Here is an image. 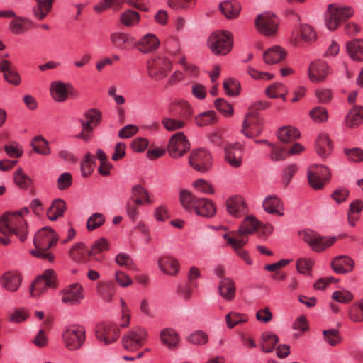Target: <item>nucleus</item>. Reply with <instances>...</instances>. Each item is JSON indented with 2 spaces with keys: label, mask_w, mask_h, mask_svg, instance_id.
Wrapping results in <instances>:
<instances>
[{
  "label": "nucleus",
  "mask_w": 363,
  "mask_h": 363,
  "mask_svg": "<svg viewBox=\"0 0 363 363\" xmlns=\"http://www.w3.org/2000/svg\"><path fill=\"white\" fill-rule=\"evenodd\" d=\"M62 338L67 349L79 350L85 342V330L80 325H70L63 332Z\"/></svg>",
  "instance_id": "6e6552de"
},
{
  "label": "nucleus",
  "mask_w": 363,
  "mask_h": 363,
  "mask_svg": "<svg viewBox=\"0 0 363 363\" xmlns=\"http://www.w3.org/2000/svg\"><path fill=\"white\" fill-rule=\"evenodd\" d=\"M172 68V62L163 55L151 58L148 60L147 65L149 76L156 80H161L165 78Z\"/></svg>",
  "instance_id": "0eeeda50"
},
{
  "label": "nucleus",
  "mask_w": 363,
  "mask_h": 363,
  "mask_svg": "<svg viewBox=\"0 0 363 363\" xmlns=\"http://www.w3.org/2000/svg\"><path fill=\"white\" fill-rule=\"evenodd\" d=\"M350 318L356 323L363 322V299L356 302L349 311Z\"/></svg>",
  "instance_id": "13d9d810"
},
{
  "label": "nucleus",
  "mask_w": 363,
  "mask_h": 363,
  "mask_svg": "<svg viewBox=\"0 0 363 363\" xmlns=\"http://www.w3.org/2000/svg\"><path fill=\"white\" fill-rule=\"evenodd\" d=\"M220 295L227 301H232L235 296L236 286L233 279L223 277L218 284Z\"/></svg>",
  "instance_id": "473e14b6"
},
{
  "label": "nucleus",
  "mask_w": 363,
  "mask_h": 363,
  "mask_svg": "<svg viewBox=\"0 0 363 363\" xmlns=\"http://www.w3.org/2000/svg\"><path fill=\"white\" fill-rule=\"evenodd\" d=\"M84 116L85 119L79 120L83 130L92 133L94 128L101 122V113L96 109H91L85 112Z\"/></svg>",
  "instance_id": "7c9ffc66"
},
{
  "label": "nucleus",
  "mask_w": 363,
  "mask_h": 363,
  "mask_svg": "<svg viewBox=\"0 0 363 363\" xmlns=\"http://www.w3.org/2000/svg\"><path fill=\"white\" fill-rule=\"evenodd\" d=\"M57 286V275L54 270L47 269L33 282L30 294L32 297H38L45 293L47 289Z\"/></svg>",
  "instance_id": "423d86ee"
},
{
  "label": "nucleus",
  "mask_w": 363,
  "mask_h": 363,
  "mask_svg": "<svg viewBox=\"0 0 363 363\" xmlns=\"http://www.w3.org/2000/svg\"><path fill=\"white\" fill-rule=\"evenodd\" d=\"M131 192L132 199H133V197H138L145 199L147 205H151L153 203V201L151 198V194L145 188L141 185H135L133 186Z\"/></svg>",
  "instance_id": "bf43d9fd"
},
{
  "label": "nucleus",
  "mask_w": 363,
  "mask_h": 363,
  "mask_svg": "<svg viewBox=\"0 0 363 363\" xmlns=\"http://www.w3.org/2000/svg\"><path fill=\"white\" fill-rule=\"evenodd\" d=\"M223 87L227 94L236 96L240 92V84L237 80L230 79L223 83Z\"/></svg>",
  "instance_id": "338daca9"
},
{
  "label": "nucleus",
  "mask_w": 363,
  "mask_h": 363,
  "mask_svg": "<svg viewBox=\"0 0 363 363\" xmlns=\"http://www.w3.org/2000/svg\"><path fill=\"white\" fill-rule=\"evenodd\" d=\"M353 14L354 10L350 6L330 4L325 16V26L328 30H335L342 21L352 17Z\"/></svg>",
  "instance_id": "20e7f679"
},
{
  "label": "nucleus",
  "mask_w": 363,
  "mask_h": 363,
  "mask_svg": "<svg viewBox=\"0 0 363 363\" xmlns=\"http://www.w3.org/2000/svg\"><path fill=\"white\" fill-rule=\"evenodd\" d=\"M309 115L314 121L318 123L325 121L328 117L326 108L320 106L313 108L310 111Z\"/></svg>",
  "instance_id": "e2e57ef3"
},
{
  "label": "nucleus",
  "mask_w": 363,
  "mask_h": 363,
  "mask_svg": "<svg viewBox=\"0 0 363 363\" xmlns=\"http://www.w3.org/2000/svg\"><path fill=\"white\" fill-rule=\"evenodd\" d=\"M316 152L323 157H327L332 152L333 145L326 133H321L316 140Z\"/></svg>",
  "instance_id": "4c0bfd02"
},
{
  "label": "nucleus",
  "mask_w": 363,
  "mask_h": 363,
  "mask_svg": "<svg viewBox=\"0 0 363 363\" xmlns=\"http://www.w3.org/2000/svg\"><path fill=\"white\" fill-rule=\"evenodd\" d=\"M263 208L270 214L282 216L284 215V204L276 195L267 196L262 202Z\"/></svg>",
  "instance_id": "c85d7f7f"
},
{
  "label": "nucleus",
  "mask_w": 363,
  "mask_h": 363,
  "mask_svg": "<svg viewBox=\"0 0 363 363\" xmlns=\"http://www.w3.org/2000/svg\"><path fill=\"white\" fill-rule=\"evenodd\" d=\"M110 40L113 45L119 50H128L130 46H135L134 38L128 33L122 32L113 33L110 35Z\"/></svg>",
  "instance_id": "2f4dec72"
},
{
  "label": "nucleus",
  "mask_w": 363,
  "mask_h": 363,
  "mask_svg": "<svg viewBox=\"0 0 363 363\" xmlns=\"http://www.w3.org/2000/svg\"><path fill=\"white\" fill-rule=\"evenodd\" d=\"M159 39L152 33H147L140 40L135 42V47L141 52L147 54L157 50L160 46Z\"/></svg>",
  "instance_id": "cd10ccee"
},
{
  "label": "nucleus",
  "mask_w": 363,
  "mask_h": 363,
  "mask_svg": "<svg viewBox=\"0 0 363 363\" xmlns=\"http://www.w3.org/2000/svg\"><path fill=\"white\" fill-rule=\"evenodd\" d=\"M316 33L313 28L308 24L300 23L296 26L291 36V43L295 46H299L301 39L304 42L311 43L315 41Z\"/></svg>",
  "instance_id": "2eb2a0df"
},
{
  "label": "nucleus",
  "mask_w": 363,
  "mask_h": 363,
  "mask_svg": "<svg viewBox=\"0 0 363 363\" xmlns=\"http://www.w3.org/2000/svg\"><path fill=\"white\" fill-rule=\"evenodd\" d=\"M157 264L162 272L169 276H176L180 269L179 261L170 256L160 257Z\"/></svg>",
  "instance_id": "c756f323"
},
{
  "label": "nucleus",
  "mask_w": 363,
  "mask_h": 363,
  "mask_svg": "<svg viewBox=\"0 0 363 363\" xmlns=\"http://www.w3.org/2000/svg\"><path fill=\"white\" fill-rule=\"evenodd\" d=\"M68 83L62 81L53 82L50 85V94L53 99L57 102H63L68 98Z\"/></svg>",
  "instance_id": "c9c22d12"
},
{
  "label": "nucleus",
  "mask_w": 363,
  "mask_h": 363,
  "mask_svg": "<svg viewBox=\"0 0 363 363\" xmlns=\"http://www.w3.org/2000/svg\"><path fill=\"white\" fill-rule=\"evenodd\" d=\"M30 23L27 18H18L11 23L10 28L13 33L19 35L27 30L26 25Z\"/></svg>",
  "instance_id": "052dcab7"
},
{
  "label": "nucleus",
  "mask_w": 363,
  "mask_h": 363,
  "mask_svg": "<svg viewBox=\"0 0 363 363\" xmlns=\"http://www.w3.org/2000/svg\"><path fill=\"white\" fill-rule=\"evenodd\" d=\"M208 45L213 54L226 55L232 48L233 36L229 32L216 31L209 36Z\"/></svg>",
  "instance_id": "39448f33"
},
{
  "label": "nucleus",
  "mask_w": 363,
  "mask_h": 363,
  "mask_svg": "<svg viewBox=\"0 0 363 363\" xmlns=\"http://www.w3.org/2000/svg\"><path fill=\"white\" fill-rule=\"evenodd\" d=\"M329 74L328 66L325 62L315 60L310 64L308 77L313 82L323 81Z\"/></svg>",
  "instance_id": "b1692460"
},
{
  "label": "nucleus",
  "mask_w": 363,
  "mask_h": 363,
  "mask_svg": "<svg viewBox=\"0 0 363 363\" xmlns=\"http://www.w3.org/2000/svg\"><path fill=\"white\" fill-rule=\"evenodd\" d=\"M228 213L233 217L238 218L246 213V203L240 196H235L226 201Z\"/></svg>",
  "instance_id": "bb28decb"
},
{
  "label": "nucleus",
  "mask_w": 363,
  "mask_h": 363,
  "mask_svg": "<svg viewBox=\"0 0 363 363\" xmlns=\"http://www.w3.org/2000/svg\"><path fill=\"white\" fill-rule=\"evenodd\" d=\"M105 222V217L102 213H93L87 220V229L89 231L94 230Z\"/></svg>",
  "instance_id": "680f3d73"
},
{
  "label": "nucleus",
  "mask_w": 363,
  "mask_h": 363,
  "mask_svg": "<svg viewBox=\"0 0 363 363\" xmlns=\"http://www.w3.org/2000/svg\"><path fill=\"white\" fill-rule=\"evenodd\" d=\"M186 341L194 345H203L208 342V336L203 330H196L186 338Z\"/></svg>",
  "instance_id": "603ef678"
},
{
  "label": "nucleus",
  "mask_w": 363,
  "mask_h": 363,
  "mask_svg": "<svg viewBox=\"0 0 363 363\" xmlns=\"http://www.w3.org/2000/svg\"><path fill=\"white\" fill-rule=\"evenodd\" d=\"M223 238L227 241L228 244L233 247L238 257L244 260L247 264H252V260L250 259L247 252L242 249V247L247 242L248 239L233 237L230 236V234H224Z\"/></svg>",
  "instance_id": "4be33fe9"
},
{
  "label": "nucleus",
  "mask_w": 363,
  "mask_h": 363,
  "mask_svg": "<svg viewBox=\"0 0 363 363\" xmlns=\"http://www.w3.org/2000/svg\"><path fill=\"white\" fill-rule=\"evenodd\" d=\"M0 72L4 74V79L13 84L18 85L21 82V77L11 62L6 60L0 55Z\"/></svg>",
  "instance_id": "5701e85b"
},
{
  "label": "nucleus",
  "mask_w": 363,
  "mask_h": 363,
  "mask_svg": "<svg viewBox=\"0 0 363 363\" xmlns=\"http://www.w3.org/2000/svg\"><path fill=\"white\" fill-rule=\"evenodd\" d=\"M147 331L144 328H136L130 330L123 337V347L129 351H135L146 342Z\"/></svg>",
  "instance_id": "9b49d317"
},
{
  "label": "nucleus",
  "mask_w": 363,
  "mask_h": 363,
  "mask_svg": "<svg viewBox=\"0 0 363 363\" xmlns=\"http://www.w3.org/2000/svg\"><path fill=\"white\" fill-rule=\"evenodd\" d=\"M268 145L271 147L269 157L272 161L277 162L286 159L287 152L285 147L274 143H268Z\"/></svg>",
  "instance_id": "3c124183"
},
{
  "label": "nucleus",
  "mask_w": 363,
  "mask_h": 363,
  "mask_svg": "<svg viewBox=\"0 0 363 363\" xmlns=\"http://www.w3.org/2000/svg\"><path fill=\"white\" fill-rule=\"evenodd\" d=\"M169 112L172 117L178 118L185 121L191 117L193 109L187 101L177 100L170 103Z\"/></svg>",
  "instance_id": "aec40b11"
},
{
  "label": "nucleus",
  "mask_w": 363,
  "mask_h": 363,
  "mask_svg": "<svg viewBox=\"0 0 363 363\" xmlns=\"http://www.w3.org/2000/svg\"><path fill=\"white\" fill-rule=\"evenodd\" d=\"M31 145L38 154L48 155L50 153L48 142L41 135L35 137L31 142Z\"/></svg>",
  "instance_id": "a18cd8bd"
},
{
  "label": "nucleus",
  "mask_w": 363,
  "mask_h": 363,
  "mask_svg": "<svg viewBox=\"0 0 363 363\" xmlns=\"http://www.w3.org/2000/svg\"><path fill=\"white\" fill-rule=\"evenodd\" d=\"M28 208L21 211L7 213L0 218V242L7 245L10 243L9 236L16 235L21 242H24L28 235V226L23 216L28 213Z\"/></svg>",
  "instance_id": "f257e3e1"
},
{
  "label": "nucleus",
  "mask_w": 363,
  "mask_h": 363,
  "mask_svg": "<svg viewBox=\"0 0 363 363\" xmlns=\"http://www.w3.org/2000/svg\"><path fill=\"white\" fill-rule=\"evenodd\" d=\"M347 52L355 61H363V40L355 39L346 45Z\"/></svg>",
  "instance_id": "ea45409f"
},
{
  "label": "nucleus",
  "mask_w": 363,
  "mask_h": 363,
  "mask_svg": "<svg viewBox=\"0 0 363 363\" xmlns=\"http://www.w3.org/2000/svg\"><path fill=\"white\" fill-rule=\"evenodd\" d=\"M216 122V114L214 111H206L200 113L195 118V123L198 126H205Z\"/></svg>",
  "instance_id": "5fc2aeb1"
},
{
  "label": "nucleus",
  "mask_w": 363,
  "mask_h": 363,
  "mask_svg": "<svg viewBox=\"0 0 363 363\" xmlns=\"http://www.w3.org/2000/svg\"><path fill=\"white\" fill-rule=\"evenodd\" d=\"M286 55V51L279 46H273L266 50L263 54L265 63L273 65L282 61Z\"/></svg>",
  "instance_id": "72a5a7b5"
},
{
  "label": "nucleus",
  "mask_w": 363,
  "mask_h": 363,
  "mask_svg": "<svg viewBox=\"0 0 363 363\" xmlns=\"http://www.w3.org/2000/svg\"><path fill=\"white\" fill-rule=\"evenodd\" d=\"M140 15L137 11L126 10L121 15V22L125 26L132 27L138 23Z\"/></svg>",
  "instance_id": "09e8293b"
},
{
  "label": "nucleus",
  "mask_w": 363,
  "mask_h": 363,
  "mask_svg": "<svg viewBox=\"0 0 363 363\" xmlns=\"http://www.w3.org/2000/svg\"><path fill=\"white\" fill-rule=\"evenodd\" d=\"M100 297L106 302H110L114 295V286L112 283L101 284L98 287Z\"/></svg>",
  "instance_id": "864d4df0"
},
{
  "label": "nucleus",
  "mask_w": 363,
  "mask_h": 363,
  "mask_svg": "<svg viewBox=\"0 0 363 363\" xmlns=\"http://www.w3.org/2000/svg\"><path fill=\"white\" fill-rule=\"evenodd\" d=\"M57 240L58 237L51 228H43L34 237L33 243L35 249L31 250L30 254L38 258L52 262L54 256L48 250L55 245Z\"/></svg>",
  "instance_id": "7ed1b4c3"
},
{
  "label": "nucleus",
  "mask_w": 363,
  "mask_h": 363,
  "mask_svg": "<svg viewBox=\"0 0 363 363\" xmlns=\"http://www.w3.org/2000/svg\"><path fill=\"white\" fill-rule=\"evenodd\" d=\"M189 164L196 171L204 172L208 171L212 164V157L205 149L194 150L189 156Z\"/></svg>",
  "instance_id": "ddd939ff"
},
{
  "label": "nucleus",
  "mask_w": 363,
  "mask_h": 363,
  "mask_svg": "<svg viewBox=\"0 0 363 363\" xmlns=\"http://www.w3.org/2000/svg\"><path fill=\"white\" fill-rule=\"evenodd\" d=\"M263 121L258 114L247 113L242 123V133L248 137L258 136L262 131Z\"/></svg>",
  "instance_id": "f3484780"
},
{
  "label": "nucleus",
  "mask_w": 363,
  "mask_h": 363,
  "mask_svg": "<svg viewBox=\"0 0 363 363\" xmlns=\"http://www.w3.org/2000/svg\"><path fill=\"white\" fill-rule=\"evenodd\" d=\"M363 122V108L354 106L345 118V124L350 128L357 127Z\"/></svg>",
  "instance_id": "79ce46f5"
},
{
  "label": "nucleus",
  "mask_w": 363,
  "mask_h": 363,
  "mask_svg": "<svg viewBox=\"0 0 363 363\" xmlns=\"http://www.w3.org/2000/svg\"><path fill=\"white\" fill-rule=\"evenodd\" d=\"M260 226V223L253 216H247L238 230L230 232V236L235 238H247L249 235L255 232Z\"/></svg>",
  "instance_id": "412c9836"
},
{
  "label": "nucleus",
  "mask_w": 363,
  "mask_h": 363,
  "mask_svg": "<svg viewBox=\"0 0 363 363\" xmlns=\"http://www.w3.org/2000/svg\"><path fill=\"white\" fill-rule=\"evenodd\" d=\"M219 8L222 13L229 19L237 18L241 9L240 4L232 0L221 2Z\"/></svg>",
  "instance_id": "58836bf2"
},
{
  "label": "nucleus",
  "mask_w": 363,
  "mask_h": 363,
  "mask_svg": "<svg viewBox=\"0 0 363 363\" xmlns=\"http://www.w3.org/2000/svg\"><path fill=\"white\" fill-rule=\"evenodd\" d=\"M190 143L182 132L172 135L168 144V152L172 158H179L190 150Z\"/></svg>",
  "instance_id": "1a4fd4ad"
},
{
  "label": "nucleus",
  "mask_w": 363,
  "mask_h": 363,
  "mask_svg": "<svg viewBox=\"0 0 363 363\" xmlns=\"http://www.w3.org/2000/svg\"><path fill=\"white\" fill-rule=\"evenodd\" d=\"M248 320V316L244 313H240L237 312H230L225 316V321L228 328L231 329L235 325L239 324H243L247 323Z\"/></svg>",
  "instance_id": "49530a36"
},
{
  "label": "nucleus",
  "mask_w": 363,
  "mask_h": 363,
  "mask_svg": "<svg viewBox=\"0 0 363 363\" xmlns=\"http://www.w3.org/2000/svg\"><path fill=\"white\" fill-rule=\"evenodd\" d=\"M215 106L218 111L227 116H232L233 113V106L223 99L219 98L216 99L215 101Z\"/></svg>",
  "instance_id": "69168bd1"
},
{
  "label": "nucleus",
  "mask_w": 363,
  "mask_h": 363,
  "mask_svg": "<svg viewBox=\"0 0 363 363\" xmlns=\"http://www.w3.org/2000/svg\"><path fill=\"white\" fill-rule=\"evenodd\" d=\"M94 156L90 153H87L81 164L82 175L84 177L89 176L94 170Z\"/></svg>",
  "instance_id": "4d7b16f0"
},
{
  "label": "nucleus",
  "mask_w": 363,
  "mask_h": 363,
  "mask_svg": "<svg viewBox=\"0 0 363 363\" xmlns=\"http://www.w3.org/2000/svg\"><path fill=\"white\" fill-rule=\"evenodd\" d=\"M299 136L298 130L291 126L282 127L278 133V138L283 143L293 142Z\"/></svg>",
  "instance_id": "c03bdc74"
},
{
  "label": "nucleus",
  "mask_w": 363,
  "mask_h": 363,
  "mask_svg": "<svg viewBox=\"0 0 363 363\" xmlns=\"http://www.w3.org/2000/svg\"><path fill=\"white\" fill-rule=\"evenodd\" d=\"M301 238L316 252H321L335 242V237L323 238L312 230L300 232Z\"/></svg>",
  "instance_id": "9d476101"
},
{
  "label": "nucleus",
  "mask_w": 363,
  "mask_h": 363,
  "mask_svg": "<svg viewBox=\"0 0 363 363\" xmlns=\"http://www.w3.org/2000/svg\"><path fill=\"white\" fill-rule=\"evenodd\" d=\"M13 179L17 186L21 188H27L30 184V179L23 172L22 169H18L14 173Z\"/></svg>",
  "instance_id": "0e129e2a"
},
{
  "label": "nucleus",
  "mask_w": 363,
  "mask_h": 363,
  "mask_svg": "<svg viewBox=\"0 0 363 363\" xmlns=\"http://www.w3.org/2000/svg\"><path fill=\"white\" fill-rule=\"evenodd\" d=\"M277 23L276 17L267 13L258 15L255 20L257 30L266 36H272L276 33Z\"/></svg>",
  "instance_id": "4468645a"
},
{
  "label": "nucleus",
  "mask_w": 363,
  "mask_h": 363,
  "mask_svg": "<svg viewBox=\"0 0 363 363\" xmlns=\"http://www.w3.org/2000/svg\"><path fill=\"white\" fill-rule=\"evenodd\" d=\"M330 173L323 165L313 164L308 170V180L310 186L315 189H322L328 180Z\"/></svg>",
  "instance_id": "f8f14e48"
},
{
  "label": "nucleus",
  "mask_w": 363,
  "mask_h": 363,
  "mask_svg": "<svg viewBox=\"0 0 363 363\" xmlns=\"http://www.w3.org/2000/svg\"><path fill=\"white\" fill-rule=\"evenodd\" d=\"M160 340L162 345L171 350H177L181 338L177 330L172 328H164L160 333Z\"/></svg>",
  "instance_id": "393cba45"
},
{
  "label": "nucleus",
  "mask_w": 363,
  "mask_h": 363,
  "mask_svg": "<svg viewBox=\"0 0 363 363\" xmlns=\"http://www.w3.org/2000/svg\"><path fill=\"white\" fill-rule=\"evenodd\" d=\"M62 301L65 304L76 305L84 298L83 287L79 284H72L62 291Z\"/></svg>",
  "instance_id": "6ab92c4d"
},
{
  "label": "nucleus",
  "mask_w": 363,
  "mask_h": 363,
  "mask_svg": "<svg viewBox=\"0 0 363 363\" xmlns=\"http://www.w3.org/2000/svg\"><path fill=\"white\" fill-rule=\"evenodd\" d=\"M96 337L105 345L115 342L119 337L118 329L113 323H99L96 328Z\"/></svg>",
  "instance_id": "dca6fc26"
},
{
  "label": "nucleus",
  "mask_w": 363,
  "mask_h": 363,
  "mask_svg": "<svg viewBox=\"0 0 363 363\" xmlns=\"http://www.w3.org/2000/svg\"><path fill=\"white\" fill-rule=\"evenodd\" d=\"M331 266L336 273L345 274L353 269L354 262L349 257L340 256L333 260Z\"/></svg>",
  "instance_id": "f704fd0d"
},
{
  "label": "nucleus",
  "mask_w": 363,
  "mask_h": 363,
  "mask_svg": "<svg viewBox=\"0 0 363 363\" xmlns=\"http://www.w3.org/2000/svg\"><path fill=\"white\" fill-rule=\"evenodd\" d=\"M37 4L33 8V13L38 20L44 19L52 8L54 0H35Z\"/></svg>",
  "instance_id": "37998d69"
},
{
  "label": "nucleus",
  "mask_w": 363,
  "mask_h": 363,
  "mask_svg": "<svg viewBox=\"0 0 363 363\" xmlns=\"http://www.w3.org/2000/svg\"><path fill=\"white\" fill-rule=\"evenodd\" d=\"M332 298L337 302L347 303L353 299L354 296L349 291L343 290L333 292Z\"/></svg>",
  "instance_id": "774afa93"
},
{
  "label": "nucleus",
  "mask_w": 363,
  "mask_h": 363,
  "mask_svg": "<svg viewBox=\"0 0 363 363\" xmlns=\"http://www.w3.org/2000/svg\"><path fill=\"white\" fill-rule=\"evenodd\" d=\"M22 277L16 271H8L4 273L0 279L2 286L9 291L13 292L18 289Z\"/></svg>",
  "instance_id": "a878e982"
},
{
  "label": "nucleus",
  "mask_w": 363,
  "mask_h": 363,
  "mask_svg": "<svg viewBox=\"0 0 363 363\" xmlns=\"http://www.w3.org/2000/svg\"><path fill=\"white\" fill-rule=\"evenodd\" d=\"M162 123L168 131H175L183 128L185 126V121L178 118L164 117L162 119Z\"/></svg>",
  "instance_id": "8fccbe9b"
},
{
  "label": "nucleus",
  "mask_w": 363,
  "mask_h": 363,
  "mask_svg": "<svg viewBox=\"0 0 363 363\" xmlns=\"http://www.w3.org/2000/svg\"><path fill=\"white\" fill-rule=\"evenodd\" d=\"M323 335L324 341L330 346H335L341 341L340 333L335 329L325 330Z\"/></svg>",
  "instance_id": "6e6d98bb"
},
{
  "label": "nucleus",
  "mask_w": 363,
  "mask_h": 363,
  "mask_svg": "<svg viewBox=\"0 0 363 363\" xmlns=\"http://www.w3.org/2000/svg\"><path fill=\"white\" fill-rule=\"evenodd\" d=\"M67 208L66 203L61 199L53 201L47 211V216L49 220L55 221L58 218L62 217Z\"/></svg>",
  "instance_id": "a19ab883"
},
{
  "label": "nucleus",
  "mask_w": 363,
  "mask_h": 363,
  "mask_svg": "<svg viewBox=\"0 0 363 363\" xmlns=\"http://www.w3.org/2000/svg\"><path fill=\"white\" fill-rule=\"evenodd\" d=\"M225 160L229 165L234 168L241 166L243 150L239 143L227 144L225 147Z\"/></svg>",
  "instance_id": "a211bd4d"
},
{
  "label": "nucleus",
  "mask_w": 363,
  "mask_h": 363,
  "mask_svg": "<svg viewBox=\"0 0 363 363\" xmlns=\"http://www.w3.org/2000/svg\"><path fill=\"white\" fill-rule=\"evenodd\" d=\"M70 258L76 262L84 263L88 261L89 250L82 242L75 244L69 252Z\"/></svg>",
  "instance_id": "e433bc0d"
},
{
  "label": "nucleus",
  "mask_w": 363,
  "mask_h": 363,
  "mask_svg": "<svg viewBox=\"0 0 363 363\" xmlns=\"http://www.w3.org/2000/svg\"><path fill=\"white\" fill-rule=\"evenodd\" d=\"M279 338L275 334L272 333H264L261 343L262 350L267 353L272 352Z\"/></svg>",
  "instance_id": "de8ad7c7"
},
{
  "label": "nucleus",
  "mask_w": 363,
  "mask_h": 363,
  "mask_svg": "<svg viewBox=\"0 0 363 363\" xmlns=\"http://www.w3.org/2000/svg\"><path fill=\"white\" fill-rule=\"evenodd\" d=\"M179 202L182 206L189 212H195L203 217H213L216 213V206L211 200L196 198L191 191L182 189L179 192Z\"/></svg>",
  "instance_id": "f03ea898"
}]
</instances>
